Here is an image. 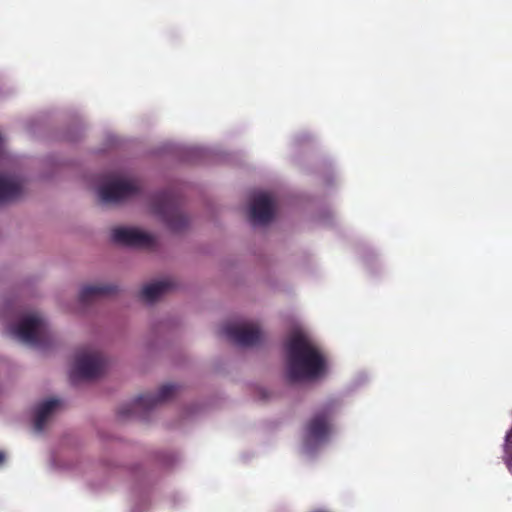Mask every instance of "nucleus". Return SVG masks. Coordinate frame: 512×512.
<instances>
[{
    "mask_svg": "<svg viewBox=\"0 0 512 512\" xmlns=\"http://www.w3.org/2000/svg\"><path fill=\"white\" fill-rule=\"evenodd\" d=\"M284 349L290 382L315 379L324 374L325 358L303 331H293L285 341Z\"/></svg>",
    "mask_w": 512,
    "mask_h": 512,
    "instance_id": "1",
    "label": "nucleus"
},
{
    "mask_svg": "<svg viewBox=\"0 0 512 512\" xmlns=\"http://www.w3.org/2000/svg\"><path fill=\"white\" fill-rule=\"evenodd\" d=\"M153 212L172 231H181L188 226L189 220L180 210V199L171 190L156 193L152 199Z\"/></svg>",
    "mask_w": 512,
    "mask_h": 512,
    "instance_id": "2",
    "label": "nucleus"
},
{
    "mask_svg": "<svg viewBox=\"0 0 512 512\" xmlns=\"http://www.w3.org/2000/svg\"><path fill=\"white\" fill-rule=\"evenodd\" d=\"M12 337L29 346H39L48 335V325L38 312L23 314L19 320L9 326Z\"/></svg>",
    "mask_w": 512,
    "mask_h": 512,
    "instance_id": "3",
    "label": "nucleus"
},
{
    "mask_svg": "<svg viewBox=\"0 0 512 512\" xmlns=\"http://www.w3.org/2000/svg\"><path fill=\"white\" fill-rule=\"evenodd\" d=\"M104 369L105 362L101 353L93 347H86L76 352L69 375L75 383L79 380L96 379L103 374Z\"/></svg>",
    "mask_w": 512,
    "mask_h": 512,
    "instance_id": "4",
    "label": "nucleus"
},
{
    "mask_svg": "<svg viewBox=\"0 0 512 512\" xmlns=\"http://www.w3.org/2000/svg\"><path fill=\"white\" fill-rule=\"evenodd\" d=\"M222 334L234 344L242 347L255 346L262 340V332L255 322L226 324L222 328Z\"/></svg>",
    "mask_w": 512,
    "mask_h": 512,
    "instance_id": "5",
    "label": "nucleus"
},
{
    "mask_svg": "<svg viewBox=\"0 0 512 512\" xmlns=\"http://www.w3.org/2000/svg\"><path fill=\"white\" fill-rule=\"evenodd\" d=\"M333 412L334 405L329 403L311 417L305 428L308 441L320 443L328 438L332 429L331 419Z\"/></svg>",
    "mask_w": 512,
    "mask_h": 512,
    "instance_id": "6",
    "label": "nucleus"
},
{
    "mask_svg": "<svg viewBox=\"0 0 512 512\" xmlns=\"http://www.w3.org/2000/svg\"><path fill=\"white\" fill-rule=\"evenodd\" d=\"M128 194V182L117 175L105 176L97 186V195L104 204H114Z\"/></svg>",
    "mask_w": 512,
    "mask_h": 512,
    "instance_id": "7",
    "label": "nucleus"
},
{
    "mask_svg": "<svg viewBox=\"0 0 512 512\" xmlns=\"http://www.w3.org/2000/svg\"><path fill=\"white\" fill-rule=\"evenodd\" d=\"M179 390V386L175 384H165L161 386L157 394H143L140 395L133 404L130 403V418L138 408L146 410L156 407L158 404L165 403L173 399Z\"/></svg>",
    "mask_w": 512,
    "mask_h": 512,
    "instance_id": "8",
    "label": "nucleus"
},
{
    "mask_svg": "<svg viewBox=\"0 0 512 512\" xmlns=\"http://www.w3.org/2000/svg\"><path fill=\"white\" fill-rule=\"evenodd\" d=\"M275 213V202L270 194L259 193L253 197L250 205V219L253 224H267Z\"/></svg>",
    "mask_w": 512,
    "mask_h": 512,
    "instance_id": "9",
    "label": "nucleus"
},
{
    "mask_svg": "<svg viewBox=\"0 0 512 512\" xmlns=\"http://www.w3.org/2000/svg\"><path fill=\"white\" fill-rule=\"evenodd\" d=\"M24 191L25 184L20 177L0 174V205L19 199Z\"/></svg>",
    "mask_w": 512,
    "mask_h": 512,
    "instance_id": "10",
    "label": "nucleus"
},
{
    "mask_svg": "<svg viewBox=\"0 0 512 512\" xmlns=\"http://www.w3.org/2000/svg\"><path fill=\"white\" fill-rule=\"evenodd\" d=\"M62 402L56 398H49L36 405L34 408L33 426L36 432H42L46 423L61 407Z\"/></svg>",
    "mask_w": 512,
    "mask_h": 512,
    "instance_id": "11",
    "label": "nucleus"
},
{
    "mask_svg": "<svg viewBox=\"0 0 512 512\" xmlns=\"http://www.w3.org/2000/svg\"><path fill=\"white\" fill-rule=\"evenodd\" d=\"M115 291L116 286L110 284L85 285L80 289L79 299L83 303H88L100 299Z\"/></svg>",
    "mask_w": 512,
    "mask_h": 512,
    "instance_id": "12",
    "label": "nucleus"
},
{
    "mask_svg": "<svg viewBox=\"0 0 512 512\" xmlns=\"http://www.w3.org/2000/svg\"><path fill=\"white\" fill-rule=\"evenodd\" d=\"M174 283L171 280H162L148 284L141 291L142 298L147 302H154L160 296L171 290Z\"/></svg>",
    "mask_w": 512,
    "mask_h": 512,
    "instance_id": "13",
    "label": "nucleus"
},
{
    "mask_svg": "<svg viewBox=\"0 0 512 512\" xmlns=\"http://www.w3.org/2000/svg\"><path fill=\"white\" fill-rule=\"evenodd\" d=\"M154 244L152 235L130 227V247H150Z\"/></svg>",
    "mask_w": 512,
    "mask_h": 512,
    "instance_id": "14",
    "label": "nucleus"
},
{
    "mask_svg": "<svg viewBox=\"0 0 512 512\" xmlns=\"http://www.w3.org/2000/svg\"><path fill=\"white\" fill-rule=\"evenodd\" d=\"M112 240L116 244H128V227H117L112 231Z\"/></svg>",
    "mask_w": 512,
    "mask_h": 512,
    "instance_id": "15",
    "label": "nucleus"
},
{
    "mask_svg": "<svg viewBox=\"0 0 512 512\" xmlns=\"http://www.w3.org/2000/svg\"><path fill=\"white\" fill-rule=\"evenodd\" d=\"M130 199L138 192L137 182L130 177Z\"/></svg>",
    "mask_w": 512,
    "mask_h": 512,
    "instance_id": "16",
    "label": "nucleus"
},
{
    "mask_svg": "<svg viewBox=\"0 0 512 512\" xmlns=\"http://www.w3.org/2000/svg\"><path fill=\"white\" fill-rule=\"evenodd\" d=\"M3 150H4V140H3L2 135L0 134V154L3 152Z\"/></svg>",
    "mask_w": 512,
    "mask_h": 512,
    "instance_id": "17",
    "label": "nucleus"
},
{
    "mask_svg": "<svg viewBox=\"0 0 512 512\" xmlns=\"http://www.w3.org/2000/svg\"><path fill=\"white\" fill-rule=\"evenodd\" d=\"M119 417H120L121 419H125V411H124V410H121V411L119 412Z\"/></svg>",
    "mask_w": 512,
    "mask_h": 512,
    "instance_id": "18",
    "label": "nucleus"
},
{
    "mask_svg": "<svg viewBox=\"0 0 512 512\" xmlns=\"http://www.w3.org/2000/svg\"><path fill=\"white\" fill-rule=\"evenodd\" d=\"M4 459H5L4 453L0 452V464L3 463Z\"/></svg>",
    "mask_w": 512,
    "mask_h": 512,
    "instance_id": "19",
    "label": "nucleus"
}]
</instances>
